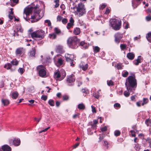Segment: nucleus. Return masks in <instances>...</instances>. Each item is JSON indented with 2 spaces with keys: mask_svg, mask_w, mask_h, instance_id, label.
<instances>
[{
  "mask_svg": "<svg viewBox=\"0 0 151 151\" xmlns=\"http://www.w3.org/2000/svg\"><path fill=\"white\" fill-rule=\"evenodd\" d=\"M127 91H125L124 93V94L126 97H128L129 96L130 93V92H133L134 91H129L127 90Z\"/></svg>",
  "mask_w": 151,
  "mask_h": 151,
  "instance_id": "nucleus-28",
  "label": "nucleus"
},
{
  "mask_svg": "<svg viewBox=\"0 0 151 151\" xmlns=\"http://www.w3.org/2000/svg\"><path fill=\"white\" fill-rule=\"evenodd\" d=\"M54 61L57 66L64 65V60H63L60 55H57L54 58Z\"/></svg>",
  "mask_w": 151,
  "mask_h": 151,
  "instance_id": "nucleus-10",
  "label": "nucleus"
},
{
  "mask_svg": "<svg viewBox=\"0 0 151 151\" xmlns=\"http://www.w3.org/2000/svg\"><path fill=\"white\" fill-rule=\"evenodd\" d=\"M41 99L42 100H43L45 101L47 99V96H46L43 95L42 96Z\"/></svg>",
  "mask_w": 151,
  "mask_h": 151,
  "instance_id": "nucleus-48",
  "label": "nucleus"
},
{
  "mask_svg": "<svg viewBox=\"0 0 151 151\" xmlns=\"http://www.w3.org/2000/svg\"><path fill=\"white\" fill-rule=\"evenodd\" d=\"M59 0H55V1H54V2L55 3V8H57L59 6Z\"/></svg>",
  "mask_w": 151,
  "mask_h": 151,
  "instance_id": "nucleus-45",
  "label": "nucleus"
},
{
  "mask_svg": "<svg viewBox=\"0 0 151 151\" xmlns=\"http://www.w3.org/2000/svg\"><path fill=\"white\" fill-rule=\"evenodd\" d=\"M116 67L118 70L121 69L122 68V64L121 63H118L116 65Z\"/></svg>",
  "mask_w": 151,
  "mask_h": 151,
  "instance_id": "nucleus-41",
  "label": "nucleus"
},
{
  "mask_svg": "<svg viewBox=\"0 0 151 151\" xmlns=\"http://www.w3.org/2000/svg\"><path fill=\"white\" fill-rule=\"evenodd\" d=\"M10 147L7 145H5L2 146L1 151H11Z\"/></svg>",
  "mask_w": 151,
  "mask_h": 151,
  "instance_id": "nucleus-17",
  "label": "nucleus"
},
{
  "mask_svg": "<svg viewBox=\"0 0 151 151\" xmlns=\"http://www.w3.org/2000/svg\"><path fill=\"white\" fill-rule=\"evenodd\" d=\"M50 37L52 39H55L56 37V35L55 33L50 34L49 35Z\"/></svg>",
  "mask_w": 151,
  "mask_h": 151,
  "instance_id": "nucleus-35",
  "label": "nucleus"
},
{
  "mask_svg": "<svg viewBox=\"0 0 151 151\" xmlns=\"http://www.w3.org/2000/svg\"><path fill=\"white\" fill-rule=\"evenodd\" d=\"M11 4H10L12 6H13L16 4H17L18 2V0H10Z\"/></svg>",
  "mask_w": 151,
  "mask_h": 151,
  "instance_id": "nucleus-31",
  "label": "nucleus"
},
{
  "mask_svg": "<svg viewBox=\"0 0 151 151\" xmlns=\"http://www.w3.org/2000/svg\"><path fill=\"white\" fill-rule=\"evenodd\" d=\"M50 128V127H48L47 128H46L45 129H44L43 130H42L39 132V133H42V132H45L46 131H47Z\"/></svg>",
  "mask_w": 151,
  "mask_h": 151,
  "instance_id": "nucleus-58",
  "label": "nucleus"
},
{
  "mask_svg": "<svg viewBox=\"0 0 151 151\" xmlns=\"http://www.w3.org/2000/svg\"><path fill=\"white\" fill-rule=\"evenodd\" d=\"M146 38L149 42H151V32H149L147 34Z\"/></svg>",
  "mask_w": 151,
  "mask_h": 151,
  "instance_id": "nucleus-33",
  "label": "nucleus"
},
{
  "mask_svg": "<svg viewBox=\"0 0 151 151\" xmlns=\"http://www.w3.org/2000/svg\"><path fill=\"white\" fill-rule=\"evenodd\" d=\"M78 109L80 110H83L85 108V106L83 103L79 104L78 106Z\"/></svg>",
  "mask_w": 151,
  "mask_h": 151,
  "instance_id": "nucleus-32",
  "label": "nucleus"
},
{
  "mask_svg": "<svg viewBox=\"0 0 151 151\" xmlns=\"http://www.w3.org/2000/svg\"><path fill=\"white\" fill-rule=\"evenodd\" d=\"M14 36H18L19 35V34L17 33V32H18L16 31V30H14Z\"/></svg>",
  "mask_w": 151,
  "mask_h": 151,
  "instance_id": "nucleus-61",
  "label": "nucleus"
},
{
  "mask_svg": "<svg viewBox=\"0 0 151 151\" xmlns=\"http://www.w3.org/2000/svg\"><path fill=\"white\" fill-rule=\"evenodd\" d=\"M75 80V77L73 74H71V75L68 76L67 77V81L69 83L68 85L70 86L73 85L72 83L74 82Z\"/></svg>",
  "mask_w": 151,
  "mask_h": 151,
  "instance_id": "nucleus-12",
  "label": "nucleus"
},
{
  "mask_svg": "<svg viewBox=\"0 0 151 151\" xmlns=\"http://www.w3.org/2000/svg\"><path fill=\"white\" fill-rule=\"evenodd\" d=\"M106 6V4H103L100 6V9H103Z\"/></svg>",
  "mask_w": 151,
  "mask_h": 151,
  "instance_id": "nucleus-47",
  "label": "nucleus"
},
{
  "mask_svg": "<svg viewBox=\"0 0 151 151\" xmlns=\"http://www.w3.org/2000/svg\"><path fill=\"white\" fill-rule=\"evenodd\" d=\"M45 23H47L48 26L50 27L51 26V23L50 21L49 20H46L45 21Z\"/></svg>",
  "mask_w": 151,
  "mask_h": 151,
  "instance_id": "nucleus-43",
  "label": "nucleus"
},
{
  "mask_svg": "<svg viewBox=\"0 0 151 151\" xmlns=\"http://www.w3.org/2000/svg\"><path fill=\"white\" fill-rule=\"evenodd\" d=\"M128 72L126 71H124L122 72V75L123 77H126L128 75Z\"/></svg>",
  "mask_w": 151,
  "mask_h": 151,
  "instance_id": "nucleus-37",
  "label": "nucleus"
},
{
  "mask_svg": "<svg viewBox=\"0 0 151 151\" xmlns=\"http://www.w3.org/2000/svg\"><path fill=\"white\" fill-rule=\"evenodd\" d=\"M88 46L87 45L86 43L84 44V45H83V46H82V48L84 49H85L87 48H88Z\"/></svg>",
  "mask_w": 151,
  "mask_h": 151,
  "instance_id": "nucleus-63",
  "label": "nucleus"
},
{
  "mask_svg": "<svg viewBox=\"0 0 151 151\" xmlns=\"http://www.w3.org/2000/svg\"><path fill=\"white\" fill-rule=\"evenodd\" d=\"M79 115V114L78 113L75 114L73 116V119H76L77 116H78Z\"/></svg>",
  "mask_w": 151,
  "mask_h": 151,
  "instance_id": "nucleus-59",
  "label": "nucleus"
},
{
  "mask_svg": "<svg viewBox=\"0 0 151 151\" xmlns=\"http://www.w3.org/2000/svg\"><path fill=\"white\" fill-rule=\"evenodd\" d=\"M69 99V97L68 96H65L63 97V100H68Z\"/></svg>",
  "mask_w": 151,
  "mask_h": 151,
  "instance_id": "nucleus-55",
  "label": "nucleus"
},
{
  "mask_svg": "<svg viewBox=\"0 0 151 151\" xmlns=\"http://www.w3.org/2000/svg\"><path fill=\"white\" fill-rule=\"evenodd\" d=\"M54 30L55 32V34H59L60 33V30L57 27H55L54 28Z\"/></svg>",
  "mask_w": 151,
  "mask_h": 151,
  "instance_id": "nucleus-40",
  "label": "nucleus"
},
{
  "mask_svg": "<svg viewBox=\"0 0 151 151\" xmlns=\"http://www.w3.org/2000/svg\"><path fill=\"white\" fill-rule=\"evenodd\" d=\"M31 36L33 38H37L41 40L44 37L45 32L42 30H37L32 33Z\"/></svg>",
  "mask_w": 151,
  "mask_h": 151,
  "instance_id": "nucleus-6",
  "label": "nucleus"
},
{
  "mask_svg": "<svg viewBox=\"0 0 151 151\" xmlns=\"http://www.w3.org/2000/svg\"><path fill=\"white\" fill-rule=\"evenodd\" d=\"M120 47L121 50L126 49L127 47V45H126L122 44H120Z\"/></svg>",
  "mask_w": 151,
  "mask_h": 151,
  "instance_id": "nucleus-38",
  "label": "nucleus"
},
{
  "mask_svg": "<svg viewBox=\"0 0 151 151\" xmlns=\"http://www.w3.org/2000/svg\"><path fill=\"white\" fill-rule=\"evenodd\" d=\"M23 48H17L16 50L15 53L17 56H20L22 53Z\"/></svg>",
  "mask_w": 151,
  "mask_h": 151,
  "instance_id": "nucleus-19",
  "label": "nucleus"
},
{
  "mask_svg": "<svg viewBox=\"0 0 151 151\" xmlns=\"http://www.w3.org/2000/svg\"><path fill=\"white\" fill-rule=\"evenodd\" d=\"M107 85L109 86H112L113 85V82L111 81L110 80L109 81H107Z\"/></svg>",
  "mask_w": 151,
  "mask_h": 151,
  "instance_id": "nucleus-49",
  "label": "nucleus"
},
{
  "mask_svg": "<svg viewBox=\"0 0 151 151\" xmlns=\"http://www.w3.org/2000/svg\"><path fill=\"white\" fill-rule=\"evenodd\" d=\"M91 107L92 108V112L95 113H96V111L95 108L93 106H91Z\"/></svg>",
  "mask_w": 151,
  "mask_h": 151,
  "instance_id": "nucleus-50",
  "label": "nucleus"
},
{
  "mask_svg": "<svg viewBox=\"0 0 151 151\" xmlns=\"http://www.w3.org/2000/svg\"><path fill=\"white\" fill-rule=\"evenodd\" d=\"M110 12V9L108 8H106L105 14H109Z\"/></svg>",
  "mask_w": 151,
  "mask_h": 151,
  "instance_id": "nucleus-60",
  "label": "nucleus"
},
{
  "mask_svg": "<svg viewBox=\"0 0 151 151\" xmlns=\"http://www.w3.org/2000/svg\"><path fill=\"white\" fill-rule=\"evenodd\" d=\"M66 75L65 71L64 70H62L60 72L58 71L55 73L54 77L56 79L61 81L65 77Z\"/></svg>",
  "mask_w": 151,
  "mask_h": 151,
  "instance_id": "nucleus-8",
  "label": "nucleus"
},
{
  "mask_svg": "<svg viewBox=\"0 0 151 151\" xmlns=\"http://www.w3.org/2000/svg\"><path fill=\"white\" fill-rule=\"evenodd\" d=\"M114 107L115 109H117V108H119L121 107V105L119 103H116L114 104Z\"/></svg>",
  "mask_w": 151,
  "mask_h": 151,
  "instance_id": "nucleus-42",
  "label": "nucleus"
},
{
  "mask_svg": "<svg viewBox=\"0 0 151 151\" xmlns=\"http://www.w3.org/2000/svg\"><path fill=\"white\" fill-rule=\"evenodd\" d=\"M123 37V35L119 33H116L115 35V41L117 44H119Z\"/></svg>",
  "mask_w": 151,
  "mask_h": 151,
  "instance_id": "nucleus-14",
  "label": "nucleus"
},
{
  "mask_svg": "<svg viewBox=\"0 0 151 151\" xmlns=\"http://www.w3.org/2000/svg\"><path fill=\"white\" fill-rule=\"evenodd\" d=\"M60 104V102L57 101L56 102V105L57 107H58Z\"/></svg>",
  "mask_w": 151,
  "mask_h": 151,
  "instance_id": "nucleus-64",
  "label": "nucleus"
},
{
  "mask_svg": "<svg viewBox=\"0 0 151 151\" xmlns=\"http://www.w3.org/2000/svg\"><path fill=\"white\" fill-rule=\"evenodd\" d=\"M81 32L80 29L79 28L76 27L75 28L73 31V33L75 35H78L80 34Z\"/></svg>",
  "mask_w": 151,
  "mask_h": 151,
  "instance_id": "nucleus-27",
  "label": "nucleus"
},
{
  "mask_svg": "<svg viewBox=\"0 0 151 151\" xmlns=\"http://www.w3.org/2000/svg\"><path fill=\"white\" fill-rule=\"evenodd\" d=\"M24 71V70L22 68H19L18 70V72L21 74H22Z\"/></svg>",
  "mask_w": 151,
  "mask_h": 151,
  "instance_id": "nucleus-44",
  "label": "nucleus"
},
{
  "mask_svg": "<svg viewBox=\"0 0 151 151\" xmlns=\"http://www.w3.org/2000/svg\"><path fill=\"white\" fill-rule=\"evenodd\" d=\"M76 11L75 14L78 17H81L85 15L86 13V8L84 5L82 3H80L76 6Z\"/></svg>",
  "mask_w": 151,
  "mask_h": 151,
  "instance_id": "nucleus-3",
  "label": "nucleus"
},
{
  "mask_svg": "<svg viewBox=\"0 0 151 151\" xmlns=\"http://www.w3.org/2000/svg\"><path fill=\"white\" fill-rule=\"evenodd\" d=\"M109 22L111 27L114 30H117L120 29L121 22L120 19H111L110 20Z\"/></svg>",
  "mask_w": 151,
  "mask_h": 151,
  "instance_id": "nucleus-5",
  "label": "nucleus"
},
{
  "mask_svg": "<svg viewBox=\"0 0 151 151\" xmlns=\"http://www.w3.org/2000/svg\"><path fill=\"white\" fill-rule=\"evenodd\" d=\"M74 20L72 17L70 18V22L68 23L67 26V28L68 29H70L73 25L74 23Z\"/></svg>",
  "mask_w": 151,
  "mask_h": 151,
  "instance_id": "nucleus-16",
  "label": "nucleus"
},
{
  "mask_svg": "<svg viewBox=\"0 0 151 151\" xmlns=\"http://www.w3.org/2000/svg\"><path fill=\"white\" fill-rule=\"evenodd\" d=\"M62 19V17L60 15H58L57 17V21L60 22Z\"/></svg>",
  "mask_w": 151,
  "mask_h": 151,
  "instance_id": "nucleus-52",
  "label": "nucleus"
},
{
  "mask_svg": "<svg viewBox=\"0 0 151 151\" xmlns=\"http://www.w3.org/2000/svg\"><path fill=\"white\" fill-rule=\"evenodd\" d=\"M134 63L136 65H138L139 63H141V56H139L134 61Z\"/></svg>",
  "mask_w": 151,
  "mask_h": 151,
  "instance_id": "nucleus-23",
  "label": "nucleus"
},
{
  "mask_svg": "<svg viewBox=\"0 0 151 151\" xmlns=\"http://www.w3.org/2000/svg\"><path fill=\"white\" fill-rule=\"evenodd\" d=\"M80 68L83 70H86L88 68V65L87 64H83L81 63L80 65Z\"/></svg>",
  "mask_w": 151,
  "mask_h": 151,
  "instance_id": "nucleus-22",
  "label": "nucleus"
},
{
  "mask_svg": "<svg viewBox=\"0 0 151 151\" xmlns=\"http://www.w3.org/2000/svg\"><path fill=\"white\" fill-rule=\"evenodd\" d=\"M56 51L57 52L60 53H62L64 52L63 47L61 45L57 46L56 48Z\"/></svg>",
  "mask_w": 151,
  "mask_h": 151,
  "instance_id": "nucleus-18",
  "label": "nucleus"
},
{
  "mask_svg": "<svg viewBox=\"0 0 151 151\" xmlns=\"http://www.w3.org/2000/svg\"><path fill=\"white\" fill-rule=\"evenodd\" d=\"M120 132L118 130H116L114 132L115 135L116 136H117L120 135Z\"/></svg>",
  "mask_w": 151,
  "mask_h": 151,
  "instance_id": "nucleus-46",
  "label": "nucleus"
},
{
  "mask_svg": "<svg viewBox=\"0 0 151 151\" xmlns=\"http://www.w3.org/2000/svg\"><path fill=\"white\" fill-rule=\"evenodd\" d=\"M34 119L35 121H36L37 122V123H38L40 121V120H41V118H40L38 119H37L36 117H34Z\"/></svg>",
  "mask_w": 151,
  "mask_h": 151,
  "instance_id": "nucleus-62",
  "label": "nucleus"
},
{
  "mask_svg": "<svg viewBox=\"0 0 151 151\" xmlns=\"http://www.w3.org/2000/svg\"><path fill=\"white\" fill-rule=\"evenodd\" d=\"M100 90H99L96 93H93V96L97 99H99L100 96Z\"/></svg>",
  "mask_w": 151,
  "mask_h": 151,
  "instance_id": "nucleus-29",
  "label": "nucleus"
},
{
  "mask_svg": "<svg viewBox=\"0 0 151 151\" xmlns=\"http://www.w3.org/2000/svg\"><path fill=\"white\" fill-rule=\"evenodd\" d=\"M18 64V61L14 59L11 61L10 63L5 64L4 67L7 70L10 69L11 71H13L15 70L16 66Z\"/></svg>",
  "mask_w": 151,
  "mask_h": 151,
  "instance_id": "nucleus-7",
  "label": "nucleus"
},
{
  "mask_svg": "<svg viewBox=\"0 0 151 151\" xmlns=\"http://www.w3.org/2000/svg\"><path fill=\"white\" fill-rule=\"evenodd\" d=\"M98 121L97 120H94L93 121V124H91L92 126H95L96 124L98 123Z\"/></svg>",
  "mask_w": 151,
  "mask_h": 151,
  "instance_id": "nucleus-51",
  "label": "nucleus"
},
{
  "mask_svg": "<svg viewBox=\"0 0 151 151\" xmlns=\"http://www.w3.org/2000/svg\"><path fill=\"white\" fill-rule=\"evenodd\" d=\"M48 103L51 106H53L55 105L54 101L52 99L49 100L48 101Z\"/></svg>",
  "mask_w": 151,
  "mask_h": 151,
  "instance_id": "nucleus-34",
  "label": "nucleus"
},
{
  "mask_svg": "<svg viewBox=\"0 0 151 151\" xmlns=\"http://www.w3.org/2000/svg\"><path fill=\"white\" fill-rule=\"evenodd\" d=\"M67 43L70 47L73 49L77 48L79 45L78 40L76 36L69 38L67 40Z\"/></svg>",
  "mask_w": 151,
  "mask_h": 151,
  "instance_id": "nucleus-4",
  "label": "nucleus"
},
{
  "mask_svg": "<svg viewBox=\"0 0 151 151\" xmlns=\"http://www.w3.org/2000/svg\"><path fill=\"white\" fill-rule=\"evenodd\" d=\"M93 50L94 53H97L100 51V48L97 46H93Z\"/></svg>",
  "mask_w": 151,
  "mask_h": 151,
  "instance_id": "nucleus-30",
  "label": "nucleus"
},
{
  "mask_svg": "<svg viewBox=\"0 0 151 151\" xmlns=\"http://www.w3.org/2000/svg\"><path fill=\"white\" fill-rule=\"evenodd\" d=\"M37 69L40 76L42 77H45L46 76V68L43 65H39L37 67Z\"/></svg>",
  "mask_w": 151,
  "mask_h": 151,
  "instance_id": "nucleus-9",
  "label": "nucleus"
},
{
  "mask_svg": "<svg viewBox=\"0 0 151 151\" xmlns=\"http://www.w3.org/2000/svg\"><path fill=\"white\" fill-rule=\"evenodd\" d=\"M62 22L63 24H65L67 22L68 20L66 18H64L62 19Z\"/></svg>",
  "mask_w": 151,
  "mask_h": 151,
  "instance_id": "nucleus-54",
  "label": "nucleus"
},
{
  "mask_svg": "<svg viewBox=\"0 0 151 151\" xmlns=\"http://www.w3.org/2000/svg\"><path fill=\"white\" fill-rule=\"evenodd\" d=\"M146 19L147 21H150L151 20V16H147Z\"/></svg>",
  "mask_w": 151,
  "mask_h": 151,
  "instance_id": "nucleus-56",
  "label": "nucleus"
},
{
  "mask_svg": "<svg viewBox=\"0 0 151 151\" xmlns=\"http://www.w3.org/2000/svg\"><path fill=\"white\" fill-rule=\"evenodd\" d=\"M1 102L5 106H7L9 103V101L8 100L4 99H1Z\"/></svg>",
  "mask_w": 151,
  "mask_h": 151,
  "instance_id": "nucleus-21",
  "label": "nucleus"
},
{
  "mask_svg": "<svg viewBox=\"0 0 151 151\" xmlns=\"http://www.w3.org/2000/svg\"><path fill=\"white\" fill-rule=\"evenodd\" d=\"M19 94L17 91H14L11 93V96L12 98L13 99H16L18 97Z\"/></svg>",
  "mask_w": 151,
  "mask_h": 151,
  "instance_id": "nucleus-24",
  "label": "nucleus"
},
{
  "mask_svg": "<svg viewBox=\"0 0 151 151\" xmlns=\"http://www.w3.org/2000/svg\"><path fill=\"white\" fill-rule=\"evenodd\" d=\"M101 129L102 132H104L106 131L107 130V128L106 127L104 126V127L101 128Z\"/></svg>",
  "mask_w": 151,
  "mask_h": 151,
  "instance_id": "nucleus-53",
  "label": "nucleus"
},
{
  "mask_svg": "<svg viewBox=\"0 0 151 151\" xmlns=\"http://www.w3.org/2000/svg\"><path fill=\"white\" fill-rule=\"evenodd\" d=\"M145 123L147 126H151V119H146L145 121Z\"/></svg>",
  "mask_w": 151,
  "mask_h": 151,
  "instance_id": "nucleus-39",
  "label": "nucleus"
},
{
  "mask_svg": "<svg viewBox=\"0 0 151 151\" xmlns=\"http://www.w3.org/2000/svg\"><path fill=\"white\" fill-rule=\"evenodd\" d=\"M127 90L129 91H134L137 86V81L134 75L129 76L126 79L125 83Z\"/></svg>",
  "mask_w": 151,
  "mask_h": 151,
  "instance_id": "nucleus-2",
  "label": "nucleus"
},
{
  "mask_svg": "<svg viewBox=\"0 0 151 151\" xmlns=\"http://www.w3.org/2000/svg\"><path fill=\"white\" fill-rule=\"evenodd\" d=\"M142 0H132V6L134 9L136 8L140 4Z\"/></svg>",
  "mask_w": 151,
  "mask_h": 151,
  "instance_id": "nucleus-15",
  "label": "nucleus"
},
{
  "mask_svg": "<svg viewBox=\"0 0 151 151\" xmlns=\"http://www.w3.org/2000/svg\"><path fill=\"white\" fill-rule=\"evenodd\" d=\"M65 57L67 61L70 62V65L73 66L74 65L73 63L74 61V55L72 54L70 55L68 53H66L65 55Z\"/></svg>",
  "mask_w": 151,
  "mask_h": 151,
  "instance_id": "nucleus-11",
  "label": "nucleus"
},
{
  "mask_svg": "<svg viewBox=\"0 0 151 151\" xmlns=\"http://www.w3.org/2000/svg\"><path fill=\"white\" fill-rule=\"evenodd\" d=\"M143 100V102L141 104L142 106H143L144 105L147 104L148 101V99L147 98H144Z\"/></svg>",
  "mask_w": 151,
  "mask_h": 151,
  "instance_id": "nucleus-36",
  "label": "nucleus"
},
{
  "mask_svg": "<svg viewBox=\"0 0 151 151\" xmlns=\"http://www.w3.org/2000/svg\"><path fill=\"white\" fill-rule=\"evenodd\" d=\"M37 6L32 7L31 6H28L26 7L24 10V13L26 15L28 16L32 13V11H34V14L31 16V19L32 20H30L32 23L37 22L43 16L44 14H42L41 15L40 14L41 10L38 9Z\"/></svg>",
  "mask_w": 151,
  "mask_h": 151,
  "instance_id": "nucleus-1",
  "label": "nucleus"
},
{
  "mask_svg": "<svg viewBox=\"0 0 151 151\" xmlns=\"http://www.w3.org/2000/svg\"><path fill=\"white\" fill-rule=\"evenodd\" d=\"M127 57L129 59L133 60L134 57V55L132 52H129L127 54Z\"/></svg>",
  "mask_w": 151,
  "mask_h": 151,
  "instance_id": "nucleus-25",
  "label": "nucleus"
},
{
  "mask_svg": "<svg viewBox=\"0 0 151 151\" xmlns=\"http://www.w3.org/2000/svg\"><path fill=\"white\" fill-rule=\"evenodd\" d=\"M142 101H140L139 102H137L136 103V105H137L138 106V107H140V106H141V104H142Z\"/></svg>",
  "mask_w": 151,
  "mask_h": 151,
  "instance_id": "nucleus-57",
  "label": "nucleus"
},
{
  "mask_svg": "<svg viewBox=\"0 0 151 151\" xmlns=\"http://www.w3.org/2000/svg\"><path fill=\"white\" fill-rule=\"evenodd\" d=\"M35 48H32L29 52V56L31 58H33L35 57Z\"/></svg>",
  "mask_w": 151,
  "mask_h": 151,
  "instance_id": "nucleus-20",
  "label": "nucleus"
},
{
  "mask_svg": "<svg viewBox=\"0 0 151 151\" xmlns=\"http://www.w3.org/2000/svg\"><path fill=\"white\" fill-rule=\"evenodd\" d=\"M9 144L10 145H14L15 146H19L20 143L19 139H11L9 140Z\"/></svg>",
  "mask_w": 151,
  "mask_h": 151,
  "instance_id": "nucleus-13",
  "label": "nucleus"
},
{
  "mask_svg": "<svg viewBox=\"0 0 151 151\" xmlns=\"http://www.w3.org/2000/svg\"><path fill=\"white\" fill-rule=\"evenodd\" d=\"M14 30H16V31L20 32H22L23 31V29H22L21 26L19 25H17L15 26Z\"/></svg>",
  "mask_w": 151,
  "mask_h": 151,
  "instance_id": "nucleus-26",
  "label": "nucleus"
}]
</instances>
